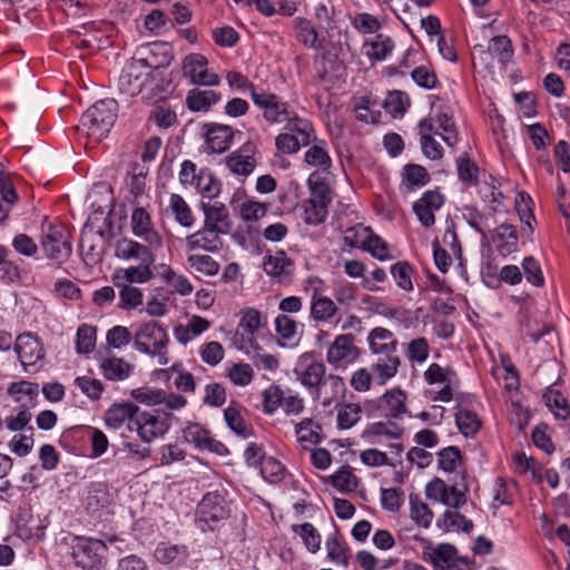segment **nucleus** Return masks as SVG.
Wrapping results in <instances>:
<instances>
[{"label":"nucleus","mask_w":570,"mask_h":570,"mask_svg":"<svg viewBox=\"0 0 570 570\" xmlns=\"http://www.w3.org/2000/svg\"><path fill=\"white\" fill-rule=\"evenodd\" d=\"M168 334L156 321L142 323L137 326L134 334V347L144 354L157 357L159 365H167Z\"/></svg>","instance_id":"1"},{"label":"nucleus","mask_w":570,"mask_h":570,"mask_svg":"<svg viewBox=\"0 0 570 570\" xmlns=\"http://www.w3.org/2000/svg\"><path fill=\"white\" fill-rule=\"evenodd\" d=\"M173 59L169 51L163 53V60L154 63L148 58L136 59L127 65L118 79L119 90L128 96H136L141 92L151 69L168 66Z\"/></svg>","instance_id":"2"},{"label":"nucleus","mask_w":570,"mask_h":570,"mask_svg":"<svg viewBox=\"0 0 570 570\" xmlns=\"http://www.w3.org/2000/svg\"><path fill=\"white\" fill-rule=\"evenodd\" d=\"M117 118V101L104 99L97 101L81 117V125L87 135L95 140L105 138L112 128Z\"/></svg>","instance_id":"3"},{"label":"nucleus","mask_w":570,"mask_h":570,"mask_svg":"<svg viewBox=\"0 0 570 570\" xmlns=\"http://www.w3.org/2000/svg\"><path fill=\"white\" fill-rule=\"evenodd\" d=\"M107 546L98 539L77 537L71 544V558L80 570H99L106 560Z\"/></svg>","instance_id":"4"},{"label":"nucleus","mask_w":570,"mask_h":570,"mask_svg":"<svg viewBox=\"0 0 570 570\" xmlns=\"http://www.w3.org/2000/svg\"><path fill=\"white\" fill-rule=\"evenodd\" d=\"M40 246L49 259L62 263L72 252L68 230L61 225H55L47 219L41 225Z\"/></svg>","instance_id":"5"},{"label":"nucleus","mask_w":570,"mask_h":570,"mask_svg":"<svg viewBox=\"0 0 570 570\" xmlns=\"http://www.w3.org/2000/svg\"><path fill=\"white\" fill-rule=\"evenodd\" d=\"M13 350L27 373H38L45 365L46 351L40 338L30 332L18 335Z\"/></svg>","instance_id":"6"},{"label":"nucleus","mask_w":570,"mask_h":570,"mask_svg":"<svg viewBox=\"0 0 570 570\" xmlns=\"http://www.w3.org/2000/svg\"><path fill=\"white\" fill-rule=\"evenodd\" d=\"M229 514V509L225 495L219 491L208 492L199 502L196 511V521L204 529L207 525L214 529V525L225 520Z\"/></svg>","instance_id":"7"},{"label":"nucleus","mask_w":570,"mask_h":570,"mask_svg":"<svg viewBox=\"0 0 570 570\" xmlns=\"http://www.w3.org/2000/svg\"><path fill=\"white\" fill-rule=\"evenodd\" d=\"M358 356L360 350L355 345V338L352 334L337 335L328 345L326 352V361L335 370H345Z\"/></svg>","instance_id":"8"},{"label":"nucleus","mask_w":570,"mask_h":570,"mask_svg":"<svg viewBox=\"0 0 570 570\" xmlns=\"http://www.w3.org/2000/svg\"><path fill=\"white\" fill-rule=\"evenodd\" d=\"M257 142L249 138L239 148L225 158V165L229 171L237 176H249L257 166Z\"/></svg>","instance_id":"9"},{"label":"nucleus","mask_w":570,"mask_h":570,"mask_svg":"<svg viewBox=\"0 0 570 570\" xmlns=\"http://www.w3.org/2000/svg\"><path fill=\"white\" fill-rule=\"evenodd\" d=\"M325 365L313 353H303L295 362L292 373L296 381L307 389L321 385L325 376Z\"/></svg>","instance_id":"10"},{"label":"nucleus","mask_w":570,"mask_h":570,"mask_svg":"<svg viewBox=\"0 0 570 570\" xmlns=\"http://www.w3.org/2000/svg\"><path fill=\"white\" fill-rule=\"evenodd\" d=\"M313 141H316V135L312 124L287 111V153H296Z\"/></svg>","instance_id":"11"},{"label":"nucleus","mask_w":570,"mask_h":570,"mask_svg":"<svg viewBox=\"0 0 570 570\" xmlns=\"http://www.w3.org/2000/svg\"><path fill=\"white\" fill-rule=\"evenodd\" d=\"M476 52H479V60L484 67L492 68L494 59L501 66H505L513 56V48L511 40L507 36H497L490 40L487 50H483L482 46H475L473 59H476Z\"/></svg>","instance_id":"12"},{"label":"nucleus","mask_w":570,"mask_h":570,"mask_svg":"<svg viewBox=\"0 0 570 570\" xmlns=\"http://www.w3.org/2000/svg\"><path fill=\"white\" fill-rule=\"evenodd\" d=\"M130 430H136L140 439L150 443L158 436H163L169 430L167 420L160 419L151 413L142 412L134 421Z\"/></svg>","instance_id":"13"},{"label":"nucleus","mask_w":570,"mask_h":570,"mask_svg":"<svg viewBox=\"0 0 570 570\" xmlns=\"http://www.w3.org/2000/svg\"><path fill=\"white\" fill-rule=\"evenodd\" d=\"M131 229L134 235L147 242L149 247L163 246V239L153 228L150 216L142 206H136L131 214Z\"/></svg>","instance_id":"14"},{"label":"nucleus","mask_w":570,"mask_h":570,"mask_svg":"<svg viewBox=\"0 0 570 570\" xmlns=\"http://www.w3.org/2000/svg\"><path fill=\"white\" fill-rule=\"evenodd\" d=\"M444 203L442 194L436 190L425 191L413 205V210L424 227H431L435 223L434 212Z\"/></svg>","instance_id":"15"},{"label":"nucleus","mask_w":570,"mask_h":570,"mask_svg":"<svg viewBox=\"0 0 570 570\" xmlns=\"http://www.w3.org/2000/svg\"><path fill=\"white\" fill-rule=\"evenodd\" d=\"M202 209L204 212L205 220L204 226L220 233L222 235H227L232 229V220L229 218V214L223 203H214V204H202Z\"/></svg>","instance_id":"16"},{"label":"nucleus","mask_w":570,"mask_h":570,"mask_svg":"<svg viewBox=\"0 0 570 570\" xmlns=\"http://www.w3.org/2000/svg\"><path fill=\"white\" fill-rule=\"evenodd\" d=\"M204 129L208 148L213 153L218 154L226 151L234 136L240 134L239 131H234L232 127L222 124H207L204 126Z\"/></svg>","instance_id":"17"},{"label":"nucleus","mask_w":570,"mask_h":570,"mask_svg":"<svg viewBox=\"0 0 570 570\" xmlns=\"http://www.w3.org/2000/svg\"><path fill=\"white\" fill-rule=\"evenodd\" d=\"M371 371L374 374V381L379 385L386 384L391 379H393L401 365V360L396 355V353L382 354V355H371Z\"/></svg>","instance_id":"18"},{"label":"nucleus","mask_w":570,"mask_h":570,"mask_svg":"<svg viewBox=\"0 0 570 570\" xmlns=\"http://www.w3.org/2000/svg\"><path fill=\"white\" fill-rule=\"evenodd\" d=\"M222 234L207 227L187 236L186 247L188 250H204L209 253H217L223 247L220 239Z\"/></svg>","instance_id":"19"},{"label":"nucleus","mask_w":570,"mask_h":570,"mask_svg":"<svg viewBox=\"0 0 570 570\" xmlns=\"http://www.w3.org/2000/svg\"><path fill=\"white\" fill-rule=\"evenodd\" d=\"M115 256L120 259H135L138 263H155V256L148 246L129 238L116 243Z\"/></svg>","instance_id":"20"},{"label":"nucleus","mask_w":570,"mask_h":570,"mask_svg":"<svg viewBox=\"0 0 570 570\" xmlns=\"http://www.w3.org/2000/svg\"><path fill=\"white\" fill-rule=\"evenodd\" d=\"M379 407L387 417L402 419L407 413L405 392L400 387L386 391L379 400Z\"/></svg>","instance_id":"21"},{"label":"nucleus","mask_w":570,"mask_h":570,"mask_svg":"<svg viewBox=\"0 0 570 570\" xmlns=\"http://www.w3.org/2000/svg\"><path fill=\"white\" fill-rule=\"evenodd\" d=\"M367 343L371 355L396 353L397 340L391 331L384 327L373 328L368 333Z\"/></svg>","instance_id":"22"},{"label":"nucleus","mask_w":570,"mask_h":570,"mask_svg":"<svg viewBox=\"0 0 570 570\" xmlns=\"http://www.w3.org/2000/svg\"><path fill=\"white\" fill-rule=\"evenodd\" d=\"M154 263H138L137 266H130L121 268L115 273V285L120 286V283L125 284H144L153 279L154 272L151 266Z\"/></svg>","instance_id":"23"},{"label":"nucleus","mask_w":570,"mask_h":570,"mask_svg":"<svg viewBox=\"0 0 570 570\" xmlns=\"http://www.w3.org/2000/svg\"><path fill=\"white\" fill-rule=\"evenodd\" d=\"M188 557V549L184 544L160 543L155 550L157 561L170 568L183 566Z\"/></svg>","instance_id":"24"},{"label":"nucleus","mask_w":570,"mask_h":570,"mask_svg":"<svg viewBox=\"0 0 570 570\" xmlns=\"http://www.w3.org/2000/svg\"><path fill=\"white\" fill-rule=\"evenodd\" d=\"M8 395L14 403H24V406H37L39 385L28 381L13 382L8 386Z\"/></svg>","instance_id":"25"},{"label":"nucleus","mask_w":570,"mask_h":570,"mask_svg":"<svg viewBox=\"0 0 570 570\" xmlns=\"http://www.w3.org/2000/svg\"><path fill=\"white\" fill-rule=\"evenodd\" d=\"M419 131L423 154L432 160L441 159L443 157V148L433 137L434 122L431 120H421Z\"/></svg>","instance_id":"26"},{"label":"nucleus","mask_w":570,"mask_h":570,"mask_svg":"<svg viewBox=\"0 0 570 570\" xmlns=\"http://www.w3.org/2000/svg\"><path fill=\"white\" fill-rule=\"evenodd\" d=\"M317 389V399L321 400L324 406H330L334 400L341 397L345 392V383L342 377L330 374L323 377L321 385Z\"/></svg>","instance_id":"27"},{"label":"nucleus","mask_w":570,"mask_h":570,"mask_svg":"<svg viewBox=\"0 0 570 570\" xmlns=\"http://www.w3.org/2000/svg\"><path fill=\"white\" fill-rule=\"evenodd\" d=\"M293 31L296 40L305 47L318 50L322 41L312 22L303 17H296L293 21Z\"/></svg>","instance_id":"28"},{"label":"nucleus","mask_w":570,"mask_h":570,"mask_svg":"<svg viewBox=\"0 0 570 570\" xmlns=\"http://www.w3.org/2000/svg\"><path fill=\"white\" fill-rule=\"evenodd\" d=\"M138 406L131 403L114 404L105 414L106 425L117 430L129 420V428L134 426L131 421L138 412Z\"/></svg>","instance_id":"29"},{"label":"nucleus","mask_w":570,"mask_h":570,"mask_svg":"<svg viewBox=\"0 0 570 570\" xmlns=\"http://www.w3.org/2000/svg\"><path fill=\"white\" fill-rule=\"evenodd\" d=\"M423 120L434 122L433 134L440 136L448 146L453 147L456 144L458 134L454 129V121L452 115L448 111H440L434 117L424 118Z\"/></svg>","instance_id":"30"},{"label":"nucleus","mask_w":570,"mask_h":570,"mask_svg":"<svg viewBox=\"0 0 570 570\" xmlns=\"http://www.w3.org/2000/svg\"><path fill=\"white\" fill-rule=\"evenodd\" d=\"M100 370L109 381H124L131 374L132 365L121 357H108L100 362Z\"/></svg>","instance_id":"31"},{"label":"nucleus","mask_w":570,"mask_h":570,"mask_svg":"<svg viewBox=\"0 0 570 570\" xmlns=\"http://www.w3.org/2000/svg\"><path fill=\"white\" fill-rule=\"evenodd\" d=\"M456 549L448 543L439 544L435 548H428L423 551L424 560L431 562L435 568L446 570L454 561Z\"/></svg>","instance_id":"32"},{"label":"nucleus","mask_w":570,"mask_h":570,"mask_svg":"<svg viewBox=\"0 0 570 570\" xmlns=\"http://www.w3.org/2000/svg\"><path fill=\"white\" fill-rule=\"evenodd\" d=\"M478 193L491 209L499 210L502 205L503 195L491 175H483L482 179L478 181Z\"/></svg>","instance_id":"33"},{"label":"nucleus","mask_w":570,"mask_h":570,"mask_svg":"<svg viewBox=\"0 0 570 570\" xmlns=\"http://www.w3.org/2000/svg\"><path fill=\"white\" fill-rule=\"evenodd\" d=\"M219 98L214 90L193 89L186 97V104L191 111H207Z\"/></svg>","instance_id":"34"},{"label":"nucleus","mask_w":570,"mask_h":570,"mask_svg":"<svg viewBox=\"0 0 570 570\" xmlns=\"http://www.w3.org/2000/svg\"><path fill=\"white\" fill-rule=\"evenodd\" d=\"M305 153V163L312 167H318L322 170H327L332 166V159L326 150V142L317 140Z\"/></svg>","instance_id":"35"},{"label":"nucleus","mask_w":570,"mask_h":570,"mask_svg":"<svg viewBox=\"0 0 570 570\" xmlns=\"http://www.w3.org/2000/svg\"><path fill=\"white\" fill-rule=\"evenodd\" d=\"M224 419L227 426L238 436L247 439L253 435L252 429L246 421L238 406L230 404L224 410Z\"/></svg>","instance_id":"36"},{"label":"nucleus","mask_w":570,"mask_h":570,"mask_svg":"<svg viewBox=\"0 0 570 570\" xmlns=\"http://www.w3.org/2000/svg\"><path fill=\"white\" fill-rule=\"evenodd\" d=\"M194 187L203 197L213 199L220 194L222 185L208 169L203 168L198 171Z\"/></svg>","instance_id":"37"},{"label":"nucleus","mask_w":570,"mask_h":570,"mask_svg":"<svg viewBox=\"0 0 570 570\" xmlns=\"http://www.w3.org/2000/svg\"><path fill=\"white\" fill-rule=\"evenodd\" d=\"M436 525L446 532L459 530L470 532L473 528L470 520L465 519V517L453 509L446 510L442 515V519L438 521Z\"/></svg>","instance_id":"38"},{"label":"nucleus","mask_w":570,"mask_h":570,"mask_svg":"<svg viewBox=\"0 0 570 570\" xmlns=\"http://www.w3.org/2000/svg\"><path fill=\"white\" fill-rule=\"evenodd\" d=\"M297 442L307 449L320 442V426L311 419H305L295 428Z\"/></svg>","instance_id":"39"},{"label":"nucleus","mask_w":570,"mask_h":570,"mask_svg":"<svg viewBox=\"0 0 570 570\" xmlns=\"http://www.w3.org/2000/svg\"><path fill=\"white\" fill-rule=\"evenodd\" d=\"M543 399L556 419L566 420L569 417L570 405L561 392L554 389H548L543 394Z\"/></svg>","instance_id":"40"},{"label":"nucleus","mask_w":570,"mask_h":570,"mask_svg":"<svg viewBox=\"0 0 570 570\" xmlns=\"http://www.w3.org/2000/svg\"><path fill=\"white\" fill-rule=\"evenodd\" d=\"M169 208L179 225L186 228L193 227L195 219L191 209L180 195L173 194L170 196Z\"/></svg>","instance_id":"41"},{"label":"nucleus","mask_w":570,"mask_h":570,"mask_svg":"<svg viewBox=\"0 0 570 570\" xmlns=\"http://www.w3.org/2000/svg\"><path fill=\"white\" fill-rule=\"evenodd\" d=\"M455 423L465 438L474 436L481 428L478 415L469 410L460 407L455 413Z\"/></svg>","instance_id":"42"},{"label":"nucleus","mask_w":570,"mask_h":570,"mask_svg":"<svg viewBox=\"0 0 570 570\" xmlns=\"http://www.w3.org/2000/svg\"><path fill=\"white\" fill-rule=\"evenodd\" d=\"M261 326V314L258 311L250 308L244 312L239 322L236 336H240L243 342H252V335Z\"/></svg>","instance_id":"43"},{"label":"nucleus","mask_w":570,"mask_h":570,"mask_svg":"<svg viewBox=\"0 0 570 570\" xmlns=\"http://www.w3.org/2000/svg\"><path fill=\"white\" fill-rule=\"evenodd\" d=\"M292 531L303 541L308 551L315 553L321 548V535L312 523L292 524Z\"/></svg>","instance_id":"44"},{"label":"nucleus","mask_w":570,"mask_h":570,"mask_svg":"<svg viewBox=\"0 0 570 570\" xmlns=\"http://www.w3.org/2000/svg\"><path fill=\"white\" fill-rule=\"evenodd\" d=\"M263 269L269 277L281 283L285 272V253L277 250L273 254L268 250L263 261Z\"/></svg>","instance_id":"45"},{"label":"nucleus","mask_w":570,"mask_h":570,"mask_svg":"<svg viewBox=\"0 0 570 570\" xmlns=\"http://www.w3.org/2000/svg\"><path fill=\"white\" fill-rule=\"evenodd\" d=\"M337 425L340 429H351L361 419L362 407L357 403H344L336 405Z\"/></svg>","instance_id":"46"},{"label":"nucleus","mask_w":570,"mask_h":570,"mask_svg":"<svg viewBox=\"0 0 570 570\" xmlns=\"http://www.w3.org/2000/svg\"><path fill=\"white\" fill-rule=\"evenodd\" d=\"M410 505H411V510H410L411 519L419 527L429 528L432 522V519H433V513H432L431 509L428 507V504L424 503L423 501H421L417 495L411 494L410 495Z\"/></svg>","instance_id":"47"},{"label":"nucleus","mask_w":570,"mask_h":570,"mask_svg":"<svg viewBox=\"0 0 570 570\" xmlns=\"http://www.w3.org/2000/svg\"><path fill=\"white\" fill-rule=\"evenodd\" d=\"M336 312L337 307L332 298L326 296H314L311 308V314L314 320L326 322L331 320Z\"/></svg>","instance_id":"48"},{"label":"nucleus","mask_w":570,"mask_h":570,"mask_svg":"<svg viewBox=\"0 0 570 570\" xmlns=\"http://www.w3.org/2000/svg\"><path fill=\"white\" fill-rule=\"evenodd\" d=\"M95 236H98L99 238H104L105 232L99 230L96 234L95 233H83L80 238V249L85 254L87 263L95 264L100 261L101 258V249L97 247V245L94 242Z\"/></svg>","instance_id":"49"},{"label":"nucleus","mask_w":570,"mask_h":570,"mask_svg":"<svg viewBox=\"0 0 570 570\" xmlns=\"http://www.w3.org/2000/svg\"><path fill=\"white\" fill-rule=\"evenodd\" d=\"M302 217L306 224L317 225L322 223L327 215V206L323 200L309 199L302 207Z\"/></svg>","instance_id":"50"},{"label":"nucleus","mask_w":570,"mask_h":570,"mask_svg":"<svg viewBox=\"0 0 570 570\" xmlns=\"http://www.w3.org/2000/svg\"><path fill=\"white\" fill-rule=\"evenodd\" d=\"M391 274L400 288L406 292L413 289V267L407 262L402 261L393 264L391 266Z\"/></svg>","instance_id":"51"},{"label":"nucleus","mask_w":570,"mask_h":570,"mask_svg":"<svg viewBox=\"0 0 570 570\" xmlns=\"http://www.w3.org/2000/svg\"><path fill=\"white\" fill-rule=\"evenodd\" d=\"M187 262L191 268L206 276H214L219 271V264L208 255L191 254Z\"/></svg>","instance_id":"52"},{"label":"nucleus","mask_w":570,"mask_h":570,"mask_svg":"<svg viewBox=\"0 0 570 570\" xmlns=\"http://www.w3.org/2000/svg\"><path fill=\"white\" fill-rule=\"evenodd\" d=\"M119 287V306L124 309H134L142 304V292L132 285L120 283Z\"/></svg>","instance_id":"53"},{"label":"nucleus","mask_w":570,"mask_h":570,"mask_svg":"<svg viewBox=\"0 0 570 570\" xmlns=\"http://www.w3.org/2000/svg\"><path fill=\"white\" fill-rule=\"evenodd\" d=\"M183 436L186 442L193 444L196 449L204 450L210 433L198 423H189L183 430Z\"/></svg>","instance_id":"54"},{"label":"nucleus","mask_w":570,"mask_h":570,"mask_svg":"<svg viewBox=\"0 0 570 570\" xmlns=\"http://www.w3.org/2000/svg\"><path fill=\"white\" fill-rule=\"evenodd\" d=\"M96 345V327L82 324L77 331L76 350L80 354L90 353Z\"/></svg>","instance_id":"55"},{"label":"nucleus","mask_w":570,"mask_h":570,"mask_svg":"<svg viewBox=\"0 0 570 570\" xmlns=\"http://www.w3.org/2000/svg\"><path fill=\"white\" fill-rule=\"evenodd\" d=\"M362 246L379 261H387L391 258L387 244L377 235L368 234L362 242Z\"/></svg>","instance_id":"56"},{"label":"nucleus","mask_w":570,"mask_h":570,"mask_svg":"<svg viewBox=\"0 0 570 570\" xmlns=\"http://www.w3.org/2000/svg\"><path fill=\"white\" fill-rule=\"evenodd\" d=\"M409 106V97L402 91H392L384 100V108L393 117L401 116Z\"/></svg>","instance_id":"57"},{"label":"nucleus","mask_w":570,"mask_h":570,"mask_svg":"<svg viewBox=\"0 0 570 570\" xmlns=\"http://www.w3.org/2000/svg\"><path fill=\"white\" fill-rule=\"evenodd\" d=\"M134 341V336L131 332L121 325H116L111 327L106 334V341L108 346L120 350L128 345L130 341Z\"/></svg>","instance_id":"58"},{"label":"nucleus","mask_w":570,"mask_h":570,"mask_svg":"<svg viewBox=\"0 0 570 570\" xmlns=\"http://www.w3.org/2000/svg\"><path fill=\"white\" fill-rule=\"evenodd\" d=\"M131 396L139 403L148 406L163 404L164 390L151 387H138L131 391Z\"/></svg>","instance_id":"59"},{"label":"nucleus","mask_w":570,"mask_h":570,"mask_svg":"<svg viewBox=\"0 0 570 570\" xmlns=\"http://www.w3.org/2000/svg\"><path fill=\"white\" fill-rule=\"evenodd\" d=\"M259 468L262 476L271 483L278 482L284 476L283 464L272 456H266L263 459Z\"/></svg>","instance_id":"60"},{"label":"nucleus","mask_w":570,"mask_h":570,"mask_svg":"<svg viewBox=\"0 0 570 570\" xmlns=\"http://www.w3.org/2000/svg\"><path fill=\"white\" fill-rule=\"evenodd\" d=\"M366 432L373 436H385L387 439H399L403 434V429L397 424L389 422H376L371 424Z\"/></svg>","instance_id":"61"},{"label":"nucleus","mask_w":570,"mask_h":570,"mask_svg":"<svg viewBox=\"0 0 570 570\" xmlns=\"http://www.w3.org/2000/svg\"><path fill=\"white\" fill-rule=\"evenodd\" d=\"M370 47L367 55L376 60H383L392 51L394 43L390 37L377 35Z\"/></svg>","instance_id":"62"},{"label":"nucleus","mask_w":570,"mask_h":570,"mask_svg":"<svg viewBox=\"0 0 570 570\" xmlns=\"http://www.w3.org/2000/svg\"><path fill=\"white\" fill-rule=\"evenodd\" d=\"M404 178L409 188L424 186L429 181L426 169L420 165H406L404 167Z\"/></svg>","instance_id":"63"},{"label":"nucleus","mask_w":570,"mask_h":570,"mask_svg":"<svg viewBox=\"0 0 570 570\" xmlns=\"http://www.w3.org/2000/svg\"><path fill=\"white\" fill-rule=\"evenodd\" d=\"M459 178L465 184H472L481 180L479 178V167L470 158H460L456 163Z\"/></svg>","instance_id":"64"}]
</instances>
